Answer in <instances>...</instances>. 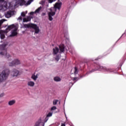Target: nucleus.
<instances>
[{
  "label": "nucleus",
  "instance_id": "nucleus-1",
  "mask_svg": "<svg viewBox=\"0 0 126 126\" xmlns=\"http://www.w3.org/2000/svg\"><path fill=\"white\" fill-rule=\"evenodd\" d=\"M97 70H100V71H104V72H113V73H116L117 71L119 70V68L117 69H112L111 68H107L105 66H101V65H96L95 68L93 69L91 71L87 72L85 75H83L80 76V78H82V77H85L86 75H89V74H91L93 72H94V71H97Z\"/></svg>",
  "mask_w": 126,
  "mask_h": 126
},
{
  "label": "nucleus",
  "instance_id": "nucleus-2",
  "mask_svg": "<svg viewBox=\"0 0 126 126\" xmlns=\"http://www.w3.org/2000/svg\"><path fill=\"white\" fill-rule=\"evenodd\" d=\"M53 55H56V57H55V60H56L57 62H59V61H60V59H61V53H63V52H64V45L63 44H61L59 46V49L58 47L53 48ZM59 52L60 54H59Z\"/></svg>",
  "mask_w": 126,
  "mask_h": 126
},
{
  "label": "nucleus",
  "instance_id": "nucleus-3",
  "mask_svg": "<svg viewBox=\"0 0 126 126\" xmlns=\"http://www.w3.org/2000/svg\"><path fill=\"white\" fill-rule=\"evenodd\" d=\"M61 6V2L56 3L54 5V7L53 8V11L51 10V11L48 13L49 20H50V21H52L53 20V16L56 14V10H57V9L60 10Z\"/></svg>",
  "mask_w": 126,
  "mask_h": 126
},
{
  "label": "nucleus",
  "instance_id": "nucleus-4",
  "mask_svg": "<svg viewBox=\"0 0 126 126\" xmlns=\"http://www.w3.org/2000/svg\"><path fill=\"white\" fill-rule=\"evenodd\" d=\"M34 0H30L26 2L25 0H15L13 1L14 3V7H17L18 5H20L22 6V5H25V6H27L30 4H31V2L33 1Z\"/></svg>",
  "mask_w": 126,
  "mask_h": 126
},
{
  "label": "nucleus",
  "instance_id": "nucleus-5",
  "mask_svg": "<svg viewBox=\"0 0 126 126\" xmlns=\"http://www.w3.org/2000/svg\"><path fill=\"white\" fill-rule=\"evenodd\" d=\"M10 72L9 69H6L0 73V83L3 82L7 79Z\"/></svg>",
  "mask_w": 126,
  "mask_h": 126
},
{
  "label": "nucleus",
  "instance_id": "nucleus-6",
  "mask_svg": "<svg viewBox=\"0 0 126 126\" xmlns=\"http://www.w3.org/2000/svg\"><path fill=\"white\" fill-rule=\"evenodd\" d=\"M53 116V114L51 112H49L46 117L45 118V121L43 122L42 121V120L41 119H39L38 121L35 123L34 125V126H45V123H47L48 120H49V117H52Z\"/></svg>",
  "mask_w": 126,
  "mask_h": 126
},
{
  "label": "nucleus",
  "instance_id": "nucleus-7",
  "mask_svg": "<svg viewBox=\"0 0 126 126\" xmlns=\"http://www.w3.org/2000/svg\"><path fill=\"white\" fill-rule=\"evenodd\" d=\"M5 47H6V44H3L0 45V51H1V52H0V55H1V56H5L6 58L8 59V58H10V55L6 52V48Z\"/></svg>",
  "mask_w": 126,
  "mask_h": 126
},
{
  "label": "nucleus",
  "instance_id": "nucleus-8",
  "mask_svg": "<svg viewBox=\"0 0 126 126\" xmlns=\"http://www.w3.org/2000/svg\"><path fill=\"white\" fill-rule=\"evenodd\" d=\"M7 8H8L7 2L4 0H0V11H5Z\"/></svg>",
  "mask_w": 126,
  "mask_h": 126
},
{
  "label": "nucleus",
  "instance_id": "nucleus-9",
  "mask_svg": "<svg viewBox=\"0 0 126 126\" xmlns=\"http://www.w3.org/2000/svg\"><path fill=\"white\" fill-rule=\"evenodd\" d=\"M17 64H20V61L18 59H15L9 63V66H13Z\"/></svg>",
  "mask_w": 126,
  "mask_h": 126
},
{
  "label": "nucleus",
  "instance_id": "nucleus-10",
  "mask_svg": "<svg viewBox=\"0 0 126 126\" xmlns=\"http://www.w3.org/2000/svg\"><path fill=\"white\" fill-rule=\"evenodd\" d=\"M30 26L32 28H33V29L34 30L35 34H38L40 32V29H39V27H38V26L36 25L32 24Z\"/></svg>",
  "mask_w": 126,
  "mask_h": 126
},
{
  "label": "nucleus",
  "instance_id": "nucleus-11",
  "mask_svg": "<svg viewBox=\"0 0 126 126\" xmlns=\"http://www.w3.org/2000/svg\"><path fill=\"white\" fill-rule=\"evenodd\" d=\"M11 75H12L13 77H17V76L19 75V71L16 69H13L11 72Z\"/></svg>",
  "mask_w": 126,
  "mask_h": 126
},
{
  "label": "nucleus",
  "instance_id": "nucleus-12",
  "mask_svg": "<svg viewBox=\"0 0 126 126\" xmlns=\"http://www.w3.org/2000/svg\"><path fill=\"white\" fill-rule=\"evenodd\" d=\"M14 14V11H8L4 13L5 17L6 18H9L11 17L12 15Z\"/></svg>",
  "mask_w": 126,
  "mask_h": 126
},
{
  "label": "nucleus",
  "instance_id": "nucleus-13",
  "mask_svg": "<svg viewBox=\"0 0 126 126\" xmlns=\"http://www.w3.org/2000/svg\"><path fill=\"white\" fill-rule=\"evenodd\" d=\"M17 29L15 28L11 32V34L10 35V37H13L17 34Z\"/></svg>",
  "mask_w": 126,
  "mask_h": 126
},
{
  "label": "nucleus",
  "instance_id": "nucleus-14",
  "mask_svg": "<svg viewBox=\"0 0 126 126\" xmlns=\"http://www.w3.org/2000/svg\"><path fill=\"white\" fill-rule=\"evenodd\" d=\"M28 86H29L30 87H34L35 85V83L33 81H28Z\"/></svg>",
  "mask_w": 126,
  "mask_h": 126
},
{
  "label": "nucleus",
  "instance_id": "nucleus-15",
  "mask_svg": "<svg viewBox=\"0 0 126 126\" xmlns=\"http://www.w3.org/2000/svg\"><path fill=\"white\" fill-rule=\"evenodd\" d=\"M31 20V16H28L27 18H24L23 19V22H28Z\"/></svg>",
  "mask_w": 126,
  "mask_h": 126
},
{
  "label": "nucleus",
  "instance_id": "nucleus-16",
  "mask_svg": "<svg viewBox=\"0 0 126 126\" xmlns=\"http://www.w3.org/2000/svg\"><path fill=\"white\" fill-rule=\"evenodd\" d=\"M15 100H10L9 101L8 104L9 106H12V105H14V104H15Z\"/></svg>",
  "mask_w": 126,
  "mask_h": 126
},
{
  "label": "nucleus",
  "instance_id": "nucleus-17",
  "mask_svg": "<svg viewBox=\"0 0 126 126\" xmlns=\"http://www.w3.org/2000/svg\"><path fill=\"white\" fill-rule=\"evenodd\" d=\"M32 79H33L34 81L37 80V78H38V76L35 75V74H33L31 77Z\"/></svg>",
  "mask_w": 126,
  "mask_h": 126
},
{
  "label": "nucleus",
  "instance_id": "nucleus-18",
  "mask_svg": "<svg viewBox=\"0 0 126 126\" xmlns=\"http://www.w3.org/2000/svg\"><path fill=\"white\" fill-rule=\"evenodd\" d=\"M14 28V25H12L8 26L7 28L6 29L7 32L10 31V30H11V29H13V28Z\"/></svg>",
  "mask_w": 126,
  "mask_h": 126
},
{
  "label": "nucleus",
  "instance_id": "nucleus-19",
  "mask_svg": "<svg viewBox=\"0 0 126 126\" xmlns=\"http://www.w3.org/2000/svg\"><path fill=\"white\" fill-rule=\"evenodd\" d=\"M54 81H56V82H59L60 81H61L62 79L61 78H60V77H55L54 78Z\"/></svg>",
  "mask_w": 126,
  "mask_h": 126
},
{
  "label": "nucleus",
  "instance_id": "nucleus-20",
  "mask_svg": "<svg viewBox=\"0 0 126 126\" xmlns=\"http://www.w3.org/2000/svg\"><path fill=\"white\" fill-rule=\"evenodd\" d=\"M64 32V37L66 38L67 40H68V33L67 32V31H66L65 32Z\"/></svg>",
  "mask_w": 126,
  "mask_h": 126
},
{
  "label": "nucleus",
  "instance_id": "nucleus-21",
  "mask_svg": "<svg viewBox=\"0 0 126 126\" xmlns=\"http://www.w3.org/2000/svg\"><path fill=\"white\" fill-rule=\"evenodd\" d=\"M42 9V6L38 7L35 11V13H40L41 12V10Z\"/></svg>",
  "mask_w": 126,
  "mask_h": 126
},
{
  "label": "nucleus",
  "instance_id": "nucleus-22",
  "mask_svg": "<svg viewBox=\"0 0 126 126\" xmlns=\"http://www.w3.org/2000/svg\"><path fill=\"white\" fill-rule=\"evenodd\" d=\"M74 70V73L75 75H76V74H77V73H78V69H77V68L76 67H75Z\"/></svg>",
  "mask_w": 126,
  "mask_h": 126
},
{
  "label": "nucleus",
  "instance_id": "nucleus-23",
  "mask_svg": "<svg viewBox=\"0 0 126 126\" xmlns=\"http://www.w3.org/2000/svg\"><path fill=\"white\" fill-rule=\"evenodd\" d=\"M5 36L4 35V34L3 33H0V39H1V40H2V39H4Z\"/></svg>",
  "mask_w": 126,
  "mask_h": 126
},
{
  "label": "nucleus",
  "instance_id": "nucleus-24",
  "mask_svg": "<svg viewBox=\"0 0 126 126\" xmlns=\"http://www.w3.org/2000/svg\"><path fill=\"white\" fill-rule=\"evenodd\" d=\"M58 102H59V100H58V99H54L53 100V105H57V104H58Z\"/></svg>",
  "mask_w": 126,
  "mask_h": 126
},
{
  "label": "nucleus",
  "instance_id": "nucleus-25",
  "mask_svg": "<svg viewBox=\"0 0 126 126\" xmlns=\"http://www.w3.org/2000/svg\"><path fill=\"white\" fill-rule=\"evenodd\" d=\"M78 79H79V78H78V77H74L72 78V80H73V81H77V80H78Z\"/></svg>",
  "mask_w": 126,
  "mask_h": 126
},
{
  "label": "nucleus",
  "instance_id": "nucleus-26",
  "mask_svg": "<svg viewBox=\"0 0 126 126\" xmlns=\"http://www.w3.org/2000/svg\"><path fill=\"white\" fill-rule=\"evenodd\" d=\"M29 26L27 24H24L23 25V28H29Z\"/></svg>",
  "mask_w": 126,
  "mask_h": 126
},
{
  "label": "nucleus",
  "instance_id": "nucleus-27",
  "mask_svg": "<svg viewBox=\"0 0 126 126\" xmlns=\"http://www.w3.org/2000/svg\"><path fill=\"white\" fill-rule=\"evenodd\" d=\"M51 111H55V110H57V107L56 106H53L51 109Z\"/></svg>",
  "mask_w": 126,
  "mask_h": 126
},
{
  "label": "nucleus",
  "instance_id": "nucleus-28",
  "mask_svg": "<svg viewBox=\"0 0 126 126\" xmlns=\"http://www.w3.org/2000/svg\"><path fill=\"white\" fill-rule=\"evenodd\" d=\"M4 22V20L3 19L0 20V26H1V24H2V23H3Z\"/></svg>",
  "mask_w": 126,
  "mask_h": 126
},
{
  "label": "nucleus",
  "instance_id": "nucleus-29",
  "mask_svg": "<svg viewBox=\"0 0 126 126\" xmlns=\"http://www.w3.org/2000/svg\"><path fill=\"white\" fill-rule=\"evenodd\" d=\"M54 1H56V0H48V2L49 3H52V2H54Z\"/></svg>",
  "mask_w": 126,
  "mask_h": 126
},
{
  "label": "nucleus",
  "instance_id": "nucleus-30",
  "mask_svg": "<svg viewBox=\"0 0 126 126\" xmlns=\"http://www.w3.org/2000/svg\"><path fill=\"white\" fill-rule=\"evenodd\" d=\"M21 16H23V17H25V13L24 12H23L21 13Z\"/></svg>",
  "mask_w": 126,
  "mask_h": 126
},
{
  "label": "nucleus",
  "instance_id": "nucleus-31",
  "mask_svg": "<svg viewBox=\"0 0 126 126\" xmlns=\"http://www.w3.org/2000/svg\"><path fill=\"white\" fill-rule=\"evenodd\" d=\"M18 20H22V17L21 16H20V17H19Z\"/></svg>",
  "mask_w": 126,
  "mask_h": 126
},
{
  "label": "nucleus",
  "instance_id": "nucleus-32",
  "mask_svg": "<svg viewBox=\"0 0 126 126\" xmlns=\"http://www.w3.org/2000/svg\"><path fill=\"white\" fill-rule=\"evenodd\" d=\"M73 85V83H69V87H72V86Z\"/></svg>",
  "mask_w": 126,
  "mask_h": 126
},
{
  "label": "nucleus",
  "instance_id": "nucleus-33",
  "mask_svg": "<svg viewBox=\"0 0 126 126\" xmlns=\"http://www.w3.org/2000/svg\"><path fill=\"white\" fill-rule=\"evenodd\" d=\"M63 111H64V114L65 115V117H66V114H65V109H64V108L63 109Z\"/></svg>",
  "mask_w": 126,
  "mask_h": 126
},
{
  "label": "nucleus",
  "instance_id": "nucleus-34",
  "mask_svg": "<svg viewBox=\"0 0 126 126\" xmlns=\"http://www.w3.org/2000/svg\"><path fill=\"white\" fill-rule=\"evenodd\" d=\"M34 13H35V12H31L30 13V14H31V15H33V14H34Z\"/></svg>",
  "mask_w": 126,
  "mask_h": 126
},
{
  "label": "nucleus",
  "instance_id": "nucleus-35",
  "mask_svg": "<svg viewBox=\"0 0 126 126\" xmlns=\"http://www.w3.org/2000/svg\"><path fill=\"white\" fill-rule=\"evenodd\" d=\"M4 94L3 93L1 94L0 95V97H2V96H4Z\"/></svg>",
  "mask_w": 126,
  "mask_h": 126
},
{
  "label": "nucleus",
  "instance_id": "nucleus-36",
  "mask_svg": "<svg viewBox=\"0 0 126 126\" xmlns=\"http://www.w3.org/2000/svg\"><path fill=\"white\" fill-rule=\"evenodd\" d=\"M61 126H65V124H62Z\"/></svg>",
  "mask_w": 126,
  "mask_h": 126
},
{
  "label": "nucleus",
  "instance_id": "nucleus-37",
  "mask_svg": "<svg viewBox=\"0 0 126 126\" xmlns=\"http://www.w3.org/2000/svg\"><path fill=\"white\" fill-rule=\"evenodd\" d=\"M99 59H100V57H98V58H97V59H95V61H98V60H99Z\"/></svg>",
  "mask_w": 126,
  "mask_h": 126
},
{
  "label": "nucleus",
  "instance_id": "nucleus-38",
  "mask_svg": "<svg viewBox=\"0 0 126 126\" xmlns=\"http://www.w3.org/2000/svg\"><path fill=\"white\" fill-rule=\"evenodd\" d=\"M68 50H70V47H68Z\"/></svg>",
  "mask_w": 126,
  "mask_h": 126
},
{
  "label": "nucleus",
  "instance_id": "nucleus-39",
  "mask_svg": "<svg viewBox=\"0 0 126 126\" xmlns=\"http://www.w3.org/2000/svg\"><path fill=\"white\" fill-rule=\"evenodd\" d=\"M26 13H27V11H26Z\"/></svg>",
  "mask_w": 126,
  "mask_h": 126
},
{
  "label": "nucleus",
  "instance_id": "nucleus-40",
  "mask_svg": "<svg viewBox=\"0 0 126 126\" xmlns=\"http://www.w3.org/2000/svg\"><path fill=\"white\" fill-rule=\"evenodd\" d=\"M59 104H61V101L59 102Z\"/></svg>",
  "mask_w": 126,
  "mask_h": 126
}]
</instances>
